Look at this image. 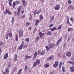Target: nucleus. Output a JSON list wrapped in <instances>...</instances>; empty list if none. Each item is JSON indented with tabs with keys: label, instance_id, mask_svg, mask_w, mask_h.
Segmentation results:
<instances>
[{
	"label": "nucleus",
	"instance_id": "obj_50",
	"mask_svg": "<svg viewBox=\"0 0 74 74\" xmlns=\"http://www.w3.org/2000/svg\"><path fill=\"white\" fill-rule=\"evenodd\" d=\"M68 3H69V4H71V1L69 0L68 1Z\"/></svg>",
	"mask_w": 74,
	"mask_h": 74
},
{
	"label": "nucleus",
	"instance_id": "obj_46",
	"mask_svg": "<svg viewBox=\"0 0 74 74\" xmlns=\"http://www.w3.org/2000/svg\"><path fill=\"white\" fill-rule=\"evenodd\" d=\"M3 42H0V47H1V45L3 44Z\"/></svg>",
	"mask_w": 74,
	"mask_h": 74
},
{
	"label": "nucleus",
	"instance_id": "obj_7",
	"mask_svg": "<svg viewBox=\"0 0 74 74\" xmlns=\"http://www.w3.org/2000/svg\"><path fill=\"white\" fill-rule=\"evenodd\" d=\"M62 38H60L59 40L56 43V45L58 46L59 44V43H60V42L62 41Z\"/></svg>",
	"mask_w": 74,
	"mask_h": 74
},
{
	"label": "nucleus",
	"instance_id": "obj_9",
	"mask_svg": "<svg viewBox=\"0 0 74 74\" xmlns=\"http://www.w3.org/2000/svg\"><path fill=\"white\" fill-rule=\"evenodd\" d=\"M39 53H40L41 55H44V54L45 53V50H44L41 52H40Z\"/></svg>",
	"mask_w": 74,
	"mask_h": 74
},
{
	"label": "nucleus",
	"instance_id": "obj_18",
	"mask_svg": "<svg viewBox=\"0 0 74 74\" xmlns=\"http://www.w3.org/2000/svg\"><path fill=\"white\" fill-rule=\"evenodd\" d=\"M34 56L33 57V58H36L37 56V52H36L34 54Z\"/></svg>",
	"mask_w": 74,
	"mask_h": 74
},
{
	"label": "nucleus",
	"instance_id": "obj_55",
	"mask_svg": "<svg viewBox=\"0 0 74 74\" xmlns=\"http://www.w3.org/2000/svg\"><path fill=\"white\" fill-rule=\"evenodd\" d=\"M71 64H73L74 65V62L72 61V62H71Z\"/></svg>",
	"mask_w": 74,
	"mask_h": 74
},
{
	"label": "nucleus",
	"instance_id": "obj_4",
	"mask_svg": "<svg viewBox=\"0 0 74 74\" xmlns=\"http://www.w3.org/2000/svg\"><path fill=\"white\" fill-rule=\"evenodd\" d=\"M23 35V30L22 29H21L19 31V36L21 37H22Z\"/></svg>",
	"mask_w": 74,
	"mask_h": 74
},
{
	"label": "nucleus",
	"instance_id": "obj_57",
	"mask_svg": "<svg viewBox=\"0 0 74 74\" xmlns=\"http://www.w3.org/2000/svg\"><path fill=\"white\" fill-rule=\"evenodd\" d=\"M70 39H71L70 38H68L67 41H70Z\"/></svg>",
	"mask_w": 74,
	"mask_h": 74
},
{
	"label": "nucleus",
	"instance_id": "obj_24",
	"mask_svg": "<svg viewBox=\"0 0 74 74\" xmlns=\"http://www.w3.org/2000/svg\"><path fill=\"white\" fill-rule=\"evenodd\" d=\"M67 21L66 23L68 25H69V24H70V21H69V18H67Z\"/></svg>",
	"mask_w": 74,
	"mask_h": 74
},
{
	"label": "nucleus",
	"instance_id": "obj_47",
	"mask_svg": "<svg viewBox=\"0 0 74 74\" xmlns=\"http://www.w3.org/2000/svg\"><path fill=\"white\" fill-rule=\"evenodd\" d=\"M23 46L24 48L27 47V45H23Z\"/></svg>",
	"mask_w": 74,
	"mask_h": 74
},
{
	"label": "nucleus",
	"instance_id": "obj_6",
	"mask_svg": "<svg viewBox=\"0 0 74 74\" xmlns=\"http://www.w3.org/2000/svg\"><path fill=\"white\" fill-rule=\"evenodd\" d=\"M59 8H60V5H56L54 9L56 10H59Z\"/></svg>",
	"mask_w": 74,
	"mask_h": 74
},
{
	"label": "nucleus",
	"instance_id": "obj_5",
	"mask_svg": "<svg viewBox=\"0 0 74 74\" xmlns=\"http://www.w3.org/2000/svg\"><path fill=\"white\" fill-rule=\"evenodd\" d=\"M17 10H18L17 12V15H19V13L21 12V6H19L17 9Z\"/></svg>",
	"mask_w": 74,
	"mask_h": 74
},
{
	"label": "nucleus",
	"instance_id": "obj_31",
	"mask_svg": "<svg viewBox=\"0 0 74 74\" xmlns=\"http://www.w3.org/2000/svg\"><path fill=\"white\" fill-rule=\"evenodd\" d=\"M14 17H12V21L11 22L12 24H13V23L14 22Z\"/></svg>",
	"mask_w": 74,
	"mask_h": 74
},
{
	"label": "nucleus",
	"instance_id": "obj_59",
	"mask_svg": "<svg viewBox=\"0 0 74 74\" xmlns=\"http://www.w3.org/2000/svg\"><path fill=\"white\" fill-rule=\"evenodd\" d=\"M72 41L74 42V38H72Z\"/></svg>",
	"mask_w": 74,
	"mask_h": 74
},
{
	"label": "nucleus",
	"instance_id": "obj_19",
	"mask_svg": "<svg viewBox=\"0 0 74 74\" xmlns=\"http://www.w3.org/2000/svg\"><path fill=\"white\" fill-rule=\"evenodd\" d=\"M22 1L23 3V5L24 7H25L26 6V1H25V0H22Z\"/></svg>",
	"mask_w": 74,
	"mask_h": 74
},
{
	"label": "nucleus",
	"instance_id": "obj_13",
	"mask_svg": "<svg viewBox=\"0 0 74 74\" xmlns=\"http://www.w3.org/2000/svg\"><path fill=\"white\" fill-rule=\"evenodd\" d=\"M9 70H8V68H7L5 70V72L6 74H8L9 73Z\"/></svg>",
	"mask_w": 74,
	"mask_h": 74
},
{
	"label": "nucleus",
	"instance_id": "obj_17",
	"mask_svg": "<svg viewBox=\"0 0 74 74\" xmlns=\"http://www.w3.org/2000/svg\"><path fill=\"white\" fill-rule=\"evenodd\" d=\"M62 27V24L60 25L57 28V30H59V29H61Z\"/></svg>",
	"mask_w": 74,
	"mask_h": 74
},
{
	"label": "nucleus",
	"instance_id": "obj_14",
	"mask_svg": "<svg viewBox=\"0 0 74 74\" xmlns=\"http://www.w3.org/2000/svg\"><path fill=\"white\" fill-rule=\"evenodd\" d=\"M44 34H43V33H41V32H40L39 33L40 37H43V36H44Z\"/></svg>",
	"mask_w": 74,
	"mask_h": 74
},
{
	"label": "nucleus",
	"instance_id": "obj_38",
	"mask_svg": "<svg viewBox=\"0 0 74 74\" xmlns=\"http://www.w3.org/2000/svg\"><path fill=\"white\" fill-rule=\"evenodd\" d=\"M70 7L71 8L72 10H73V9H74V7H73V5H71Z\"/></svg>",
	"mask_w": 74,
	"mask_h": 74
},
{
	"label": "nucleus",
	"instance_id": "obj_62",
	"mask_svg": "<svg viewBox=\"0 0 74 74\" xmlns=\"http://www.w3.org/2000/svg\"><path fill=\"white\" fill-rule=\"evenodd\" d=\"M50 73V74H53V72H51Z\"/></svg>",
	"mask_w": 74,
	"mask_h": 74
},
{
	"label": "nucleus",
	"instance_id": "obj_29",
	"mask_svg": "<svg viewBox=\"0 0 74 74\" xmlns=\"http://www.w3.org/2000/svg\"><path fill=\"white\" fill-rule=\"evenodd\" d=\"M8 12V10L6 9L5 10V12H4V14H7Z\"/></svg>",
	"mask_w": 74,
	"mask_h": 74
},
{
	"label": "nucleus",
	"instance_id": "obj_16",
	"mask_svg": "<svg viewBox=\"0 0 74 74\" xmlns=\"http://www.w3.org/2000/svg\"><path fill=\"white\" fill-rule=\"evenodd\" d=\"M46 34L47 35H49L50 36H51V34H52V33H51V32L50 31H49L47 32V33Z\"/></svg>",
	"mask_w": 74,
	"mask_h": 74
},
{
	"label": "nucleus",
	"instance_id": "obj_61",
	"mask_svg": "<svg viewBox=\"0 0 74 74\" xmlns=\"http://www.w3.org/2000/svg\"><path fill=\"white\" fill-rule=\"evenodd\" d=\"M24 13V10H23L22 12H21V13L22 14H23V13Z\"/></svg>",
	"mask_w": 74,
	"mask_h": 74
},
{
	"label": "nucleus",
	"instance_id": "obj_12",
	"mask_svg": "<svg viewBox=\"0 0 74 74\" xmlns=\"http://www.w3.org/2000/svg\"><path fill=\"white\" fill-rule=\"evenodd\" d=\"M17 58H18V55H17V54H15L14 57V62H15Z\"/></svg>",
	"mask_w": 74,
	"mask_h": 74
},
{
	"label": "nucleus",
	"instance_id": "obj_1",
	"mask_svg": "<svg viewBox=\"0 0 74 74\" xmlns=\"http://www.w3.org/2000/svg\"><path fill=\"white\" fill-rule=\"evenodd\" d=\"M55 44L53 43H51L49 45V47L47 46L46 47V48L47 50V51H49L50 49V48H53L55 47Z\"/></svg>",
	"mask_w": 74,
	"mask_h": 74
},
{
	"label": "nucleus",
	"instance_id": "obj_58",
	"mask_svg": "<svg viewBox=\"0 0 74 74\" xmlns=\"http://www.w3.org/2000/svg\"><path fill=\"white\" fill-rule=\"evenodd\" d=\"M62 62H60V66H61V65H62Z\"/></svg>",
	"mask_w": 74,
	"mask_h": 74
},
{
	"label": "nucleus",
	"instance_id": "obj_51",
	"mask_svg": "<svg viewBox=\"0 0 74 74\" xmlns=\"http://www.w3.org/2000/svg\"><path fill=\"white\" fill-rule=\"evenodd\" d=\"M70 20L72 22H73V18H71Z\"/></svg>",
	"mask_w": 74,
	"mask_h": 74
},
{
	"label": "nucleus",
	"instance_id": "obj_35",
	"mask_svg": "<svg viewBox=\"0 0 74 74\" xmlns=\"http://www.w3.org/2000/svg\"><path fill=\"white\" fill-rule=\"evenodd\" d=\"M45 67H46V68H47V67H49V64H45Z\"/></svg>",
	"mask_w": 74,
	"mask_h": 74
},
{
	"label": "nucleus",
	"instance_id": "obj_63",
	"mask_svg": "<svg viewBox=\"0 0 74 74\" xmlns=\"http://www.w3.org/2000/svg\"><path fill=\"white\" fill-rule=\"evenodd\" d=\"M31 30V28H28V30Z\"/></svg>",
	"mask_w": 74,
	"mask_h": 74
},
{
	"label": "nucleus",
	"instance_id": "obj_52",
	"mask_svg": "<svg viewBox=\"0 0 74 74\" xmlns=\"http://www.w3.org/2000/svg\"><path fill=\"white\" fill-rule=\"evenodd\" d=\"M38 11L39 12V13L41 12V9H40L38 10Z\"/></svg>",
	"mask_w": 74,
	"mask_h": 74
},
{
	"label": "nucleus",
	"instance_id": "obj_20",
	"mask_svg": "<svg viewBox=\"0 0 74 74\" xmlns=\"http://www.w3.org/2000/svg\"><path fill=\"white\" fill-rule=\"evenodd\" d=\"M56 30V27L52 28L50 29V30L52 31H54V30Z\"/></svg>",
	"mask_w": 74,
	"mask_h": 74
},
{
	"label": "nucleus",
	"instance_id": "obj_43",
	"mask_svg": "<svg viewBox=\"0 0 74 74\" xmlns=\"http://www.w3.org/2000/svg\"><path fill=\"white\" fill-rule=\"evenodd\" d=\"M53 26V24H51L49 26V27L50 28V27H52V26Z\"/></svg>",
	"mask_w": 74,
	"mask_h": 74
},
{
	"label": "nucleus",
	"instance_id": "obj_32",
	"mask_svg": "<svg viewBox=\"0 0 74 74\" xmlns=\"http://www.w3.org/2000/svg\"><path fill=\"white\" fill-rule=\"evenodd\" d=\"M55 17L53 16H52V17L50 19V21H52L53 20V19H54Z\"/></svg>",
	"mask_w": 74,
	"mask_h": 74
},
{
	"label": "nucleus",
	"instance_id": "obj_42",
	"mask_svg": "<svg viewBox=\"0 0 74 74\" xmlns=\"http://www.w3.org/2000/svg\"><path fill=\"white\" fill-rule=\"evenodd\" d=\"M55 64L58 66V62H57L56 61L55 62Z\"/></svg>",
	"mask_w": 74,
	"mask_h": 74
},
{
	"label": "nucleus",
	"instance_id": "obj_27",
	"mask_svg": "<svg viewBox=\"0 0 74 74\" xmlns=\"http://www.w3.org/2000/svg\"><path fill=\"white\" fill-rule=\"evenodd\" d=\"M39 22H40V21H39V20H37L35 24V26H37V25H38V23H39Z\"/></svg>",
	"mask_w": 74,
	"mask_h": 74
},
{
	"label": "nucleus",
	"instance_id": "obj_3",
	"mask_svg": "<svg viewBox=\"0 0 74 74\" xmlns=\"http://www.w3.org/2000/svg\"><path fill=\"white\" fill-rule=\"evenodd\" d=\"M20 1H17L14 2L13 3V8H15V5L16 4H19L20 3Z\"/></svg>",
	"mask_w": 74,
	"mask_h": 74
},
{
	"label": "nucleus",
	"instance_id": "obj_53",
	"mask_svg": "<svg viewBox=\"0 0 74 74\" xmlns=\"http://www.w3.org/2000/svg\"><path fill=\"white\" fill-rule=\"evenodd\" d=\"M72 61H68V63H70V64H71Z\"/></svg>",
	"mask_w": 74,
	"mask_h": 74
},
{
	"label": "nucleus",
	"instance_id": "obj_40",
	"mask_svg": "<svg viewBox=\"0 0 74 74\" xmlns=\"http://www.w3.org/2000/svg\"><path fill=\"white\" fill-rule=\"evenodd\" d=\"M62 71L63 72H64L65 70H64V67H62Z\"/></svg>",
	"mask_w": 74,
	"mask_h": 74
},
{
	"label": "nucleus",
	"instance_id": "obj_64",
	"mask_svg": "<svg viewBox=\"0 0 74 74\" xmlns=\"http://www.w3.org/2000/svg\"><path fill=\"white\" fill-rule=\"evenodd\" d=\"M29 20H30V21H31L32 20V18L31 17L29 18Z\"/></svg>",
	"mask_w": 74,
	"mask_h": 74
},
{
	"label": "nucleus",
	"instance_id": "obj_15",
	"mask_svg": "<svg viewBox=\"0 0 74 74\" xmlns=\"http://www.w3.org/2000/svg\"><path fill=\"white\" fill-rule=\"evenodd\" d=\"M70 69L71 72H74V68L73 67H70Z\"/></svg>",
	"mask_w": 74,
	"mask_h": 74
},
{
	"label": "nucleus",
	"instance_id": "obj_36",
	"mask_svg": "<svg viewBox=\"0 0 74 74\" xmlns=\"http://www.w3.org/2000/svg\"><path fill=\"white\" fill-rule=\"evenodd\" d=\"M26 41L27 42H28L29 41V38H27L26 39Z\"/></svg>",
	"mask_w": 74,
	"mask_h": 74
},
{
	"label": "nucleus",
	"instance_id": "obj_56",
	"mask_svg": "<svg viewBox=\"0 0 74 74\" xmlns=\"http://www.w3.org/2000/svg\"><path fill=\"white\" fill-rule=\"evenodd\" d=\"M28 58H29V59H30L31 58H32V57L30 56H28Z\"/></svg>",
	"mask_w": 74,
	"mask_h": 74
},
{
	"label": "nucleus",
	"instance_id": "obj_54",
	"mask_svg": "<svg viewBox=\"0 0 74 74\" xmlns=\"http://www.w3.org/2000/svg\"><path fill=\"white\" fill-rule=\"evenodd\" d=\"M39 13L40 12L38 11H37V12H36V14H39Z\"/></svg>",
	"mask_w": 74,
	"mask_h": 74
},
{
	"label": "nucleus",
	"instance_id": "obj_28",
	"mask_svg": "<svg viewBox=\"0 0 74 74\" xmlns=\"http://www.w3.org/2000/svg\"><path fill=\"white\" fill-rule=\"evenodd\" d=\"M27 69V65H26L25 67V71H26Z\"/></svg>",
	"mask_w": 74,
	"mask_h": 74
},
{
	"label": "nucleus",
	"instance_id": "obj_49",
	"mask_svg": "<svg viewBox=\"0 0 74 74\" xmlns=\"http://www.w3.org/2000/svg\"><path fill=\"white\" fill-rule=\"evenodd\" d=\"M57 66H58L57 65H56L55 64L53 65V66L54 67H56Z\"/></svg>",
	"mask_w": 74,
	"mask_h": 74
},
{
	"label": "nucleus",
	"instance_id": "obj_22",
	"mask_svg": "<svg viewBox=\"0 0 74 74\" xmlns=\"http://www.w3.org/2000/svg\"><path fill=\"white\" fill-rule=\"evenodd\" d=\"M12 1V0H9V4L11 7L12 6V3H11Z\"/></svg>",
	"mask_w": 74,
	"mask_h": 74
},
{
	"label": "nucleus",
	"instance_id": "obj_48",
	"mask_svg": "<svg viewBox=\"0 0 74 74\" xmlns=\"http://www.w3.org/2000/svg\"><path fill=\"white\" fill-rule=\"evenodd\" d=\"M8 35H6L5 36V38L6 39H8Z\"/></svg>",
	"mask_w": 74,
	"mask_h": 74
},
{
	"label": "nucleus",
	"instance_id": "obj_37",
	"mask_svg": "<svg viewBox=\"0 0 74 74\" xmlns=\"http://www.w3.org/2000/svg\"><path fill=\"white\" fill-rule=\"evenodd\" d=\"M22 71V69H21L19 70V71L17 73L18 74H21V71Z\"/></svg>",
	"mask_w": 74,
	"mask_h": 74
},
{
	"label": "nucleus",
	"instance_id": "obj_39",
	"mask_svg": "<svg viewBox=\"0 0 74 74\" xmlns=\"http://www.w3.org/2000/svg\"><path fill=\"white\" fill-rule=\"evenodd\" d=\"M29 25H30V23H29V22H27L26 24V25L27 26H29Z\"/></svg>",
	"mask_w": 74,
	"mask_h": 74
},
{
	"label": "nucleus",
	"instance_id": "obj_45",
	"mask_svg": "<svg viewBox=\"0 0 74 74\" xmlns=\"http://www.w3.org/2000/svg\"><path fill=\"white\" fill-rule=\"evenodd\" d=\"M36 12H37V10H36L34 13V16H35L36 15Z\"/></svg>",
	"mask_w": 74,
	"mask_h": 74
},
{
	"label": "nucleus",
	"instance_id": "obj_10",
	"mask_svg": "<svg viewBox=\"0 0 74 74\" xmlns=\"http://www.w3.org/2000/svg\"><path fill=\"white\" fill-rule=\"evenodd\" d=\"M8 57V53H6L3 56V58L5 59H7Z\"/></svg>",
	"mask_w": 74,
	"mask_h": 74
},
{
	"label": "nucleus",
	"instance_id": "obj_30",
	"mask_svg": "<svg viewBox=\"0 0 74 74\" xmlns=\"http://www.w3.org/2000/svg\"><path fill=\"white\" fill-rule=\"evenodd\" d=\"M8 14L9 15H11V12L8 10Z\"/></svg>",
	"mask_w": 74,
	"mask_h": 74
},
{
	"label": "nucleus",
	"instance_id": "obj_44",
	"mask_svg": "<svg viewBox=\"0 0 74 74\" xmlns=\"http://www.w3.org/2000/svg\"><path fill=\"white\" fill-rule=\"evenodd\" d=\"M31 71H32V70L30 69V68H29L28 69L29 73H30V72H31Z\"/></svg>",
	"mask_w": 74,
	"mask_h": 74
},
{
	"label": "nucleus",
	"instance_id": "obj_11",
	"mask_svg": "<svg viewBox=\"0 0 74 74\" xmlns=\"http://www.w3.org/2000/svg\"><path fill=\"white\" fill-rule=\"evenodd\" d=\"M53 55L49 57V60H53Z\"/></svg>",
	"mask_w": 74,
	"mask_h": 74
},
{
	"label": "nucleus",
	"instance_id": "obj_8",
	"mask_svg": "<svg viewBox=\"0 0 74 74\" xmlns=\"http://www.w3.org/2000/svg\"><path fill=\"white\" fill-rule=\"evenodd\" d=\"M66 56H67L70 57V56H71V52L69 51L68 52H67L66 53Z\"/></svg>",
	"mask_w": 74,
	"mask_h": 74
},
{
	"label": "nucleus",
	"instance_id": "obj_60",
	"mask_svg": "<svg viewBox=\"0 0 74 74\" xmlns=\"http://www.w3.org/2000/svg\"><path fill=\"white\" fill-rule=\"evenodd\" d=\"M66 43H64V47H66Z\"/></svg>",
	"mask_w": 74,
	"mask_h": 74
},
{
	"label": "nucleus",
	"instance_id": "obj_41",
	"mask_svg": "<svg viewBox=\"0 0 74 74\" xmlns=\"http://www.w3.org/2000/svg\"><path fill=\"white\" fill-rule=\"evenodd\" d=\"M39 39V36H38L36 37V41H37Z\"/></svg>",
	"mask_w": 74,
	"mask_h": 74
},
{
	"label": "nucleus",
	"instance_id": "obj_33",
	"mask_svg": "<svg viewBox=\"0 0 74 74\" xmlns=\"http://www.w3.org/2000/svg\"><path fill=\"white\" fill-rule=\"evenodd\" d=\"M16 39L15 40L16 41H18V37L17 36V35H16Z\"/></svg>",
	"mask_w": 74,
	"mask_h": 74
},
{
	"label": "nucleus",
	"instance_id": "obj_34",
	"mask_svg": "<svg viewBox=\"0 0 74 74\" xmlns=\"http://www.w3.org/2000/svg\"><path fill=\"white\" fill-rule=\"evenodd\" d=\"M25 60H27L28 59V55L25 56Z\"/></svg>",
	"mask_w": 74,
	"mask_h": 74
},
{
	"label": "nucleus",
	"instance_id": "obj_26",
	"mask_svg": "<svg viewBox=\"0 0 74 74\" xmlns=\"http://www.w3.org/2000/svg\"><path fill=\"white\" fill-rule=\"evenodd\" d=\"M40 20H42L43 19V16L41 14L40 15Z\"/></svg>",
	"mask_w": 74,
	"mask_h": 74
},
{
	"label": "nucleus",
	"instance_id": "obj_23",
	"mask_svg": "<svg viewBox=\"0 0 74 74\" xmlns=\"http://www.w3.org/2000/svg\"><path fill=\"white\" fill-rule=\"evenodd\" d=\"M7 35H8V36H9L10 37H11L12 36V33H8L7 34Z\"/></svg>",
	"mask_w": 74,
	"mask_h": 74
},
{
	"label": "nucleus",
	"instance_id": "obj_21",
	"mask_svg": "<svg viewBox=\"0 0 74 74\" xmlns=\"http://www.w3.org/2000/svg\"><path fill=\"white\" fill-rule=\"evenodd\" d=\"M73 29L71 28H69L68 29V32H70V31H72L73 30Z\"/></svg>",
	"mask_w": 74,
	"mask_h": 74
},
{
	"label": "nucleus",
	"instance_id": "obj_25",
	"mask_svg": "<svg viewBox=\"0 0 74 74\" xmlns=\"http://www.w3.org/2000/svg\"><path fill=\"white\" fill-rule=\"evenodd\" d=\"M23 47V45L21 44V45L18 48L20 50H21V49H22V48Z\"/></svg>",
	"mask_w": 74,
	"mask_h": 74
},
{
	"label": "nucleus",
	"instance_id": "obj_2",
	"mask_svg": "<svg viewBox=\"0 0 74 74\" xmlns=\"http://www.w3.org/2000/svg\"><path fill=\"white\" fill-rule=\"evenodd\" d=\"M40 63V61L38 59H36V61L34 62L33 64V66L34 67L37 66L38 64H39Z\"/></svg>",
	"mask_w": 74,
	"mask_h": 74
}]
</instances>
